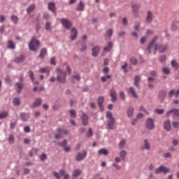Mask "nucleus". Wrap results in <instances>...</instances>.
<instances>
[{
    "label": "nucleus",
    "mask_w": 179,
    "mask_h": 179,
    "mask_svg": "<svg viewBox=\"0 0 179 179\" xmlns=\"http://www.w3.org/2000/svg\"><path fill=\"white\" fill-rule=\"evenodd\" d=\"M92 57H97V55H99V52H100V48L99 46H95L92 49Z\"/></svg>",
    "instance_id": "nucleus-19"
},
{
    "label": "nucleus",
    "mask_w": 179,
    "mask_h": 179,
    "mask_svg": "<svg viewBox=\"0 0 179 179\" xmlns=\"http://www.w3.org/2000/svg\"><path fill=\"white\" fill-rule=\"evenodd\" d=\"M148 86L149 89H153L154 86H153V84H152V83H153V82H155V78H153L152 77H149L148 78Z\"/></svg>",
    "instance_id": "nucleus-26"
},
{
    "label": "nucleus",
    "mask_w": 179,
    "mask_h": 179,
    "mask_svg": "<svg viewBox=\"0 0 179 179\" xmlns=\"http://www.w3.org/2000/svg\"><path fill=\"white\" fill-rule=\"evenodd\" d=\"M55 177L57 179H61V177L64 176V179H69V175L65 174V171L61 170L59 173L57 172L53 173Z\"/></svg>",
    "instance_id": "nucleus-9"
},
{
    "label": "nucleus",
    "mask_w": 179,
    "mask_h": 179,
    "mask_svg": "<svg viewBox=\"0 0 179 179\" xmlns=\"http://www.w3.org/2000/svg\"><path fill=\"white\" fill-rule=\"evenodd\" d=\"M145 127L147 129L152 131V129H155V120L152 118H148L145 121Z\"/></svg>",
    "instance_id": "nucleus-6"
},
{
    "label": "nucleus",
    "mask_w": 179,
    "mask_h": 179,
    "mask_svg": "<svg viewBox=\"0 0 179 179\" xmlns=\"http://www.w3.org/2000/svg\"><path fill=\"white\" fill-rule=\"evenodd\" d=\"M110 96L112 99L113 103H115V101H117V92H115V90L114 89L110 90Z\"/></svg>",
    "instance_id": "nucleus-17"
},
{
    "label": "nucleus",
    "mask_w": 179,
    "mask_h": 179,
    "mask_svg": "<svg viewBox=\"0 0 179 179\" xmlns=\"http://www.w3.org/2000/svg\"><path fill=\"white\" fill-rule=\"evenodd\" d=\"M45 29H46V30H51V23L46 22Z\"/></svg>",
    "instance_id": "nucleus-56"
},
{
    "label": "nucleus",
    "mask_w": 179,
    "mask_h": 179,
    "mask_svg": "<svg viewBox=\"0 0 179 179\" xmlns=\"http://www.w3.org/2000/svg\"><path fill=\"white\" fill-rule=\"evenodd\" d=\"M80 174H82V171H80V169H75L73 173V179L77 178Z\"/></svg>",
    "instance_id": "nucleus-27"
},
{
    "label": "nucleus",
    "mask_w": 179,
    "mask_h": 179,
    "mask_svg": "<svg viewBox=\"0 0 179 179\" xmlns=\"http://www.w3.org/2000/svg\"><path fill=\"white\" fill-rule=\"evenodd\" d=\"M124 36H125V31H120V32L118 33V36H119V37H124Z\"/></svg>",
    "instance_id": "nucleus-62"
},
{
    "label": "nucleus",
    "mask_w": 179,
    "mask_h": 179,
    "mask_svg": "<svg viewBox=\"0 0 179 179\" xmlns=\"http://www.w3.org/2000/svg\"><path fill=\"white\" fill-rule=\"evenodd\" d=\"M66 143H68V141L64 140V141L59 143L58 145L62 148H65L66 146Z\"/></svg>",
    "instance_id": "nucleus-44"
},
{
    "label": "nucleus",
    "mask_w": 179,
    "mask_h": 179,
    "mask_svg": "<svg viewBox=\"0 0 179 179\" xmlns=\"http://www.w3.org/2000/svg\"><path fill=\"white\" fill-rule=\"evenodd\" d=\"M120 98L121 99V100H125V94H124V92H121L120 93Z\"/></svg>",
    "instance_id": "nucleus-54"
},
{
    "label": "nucleus",
    "mask_w": 179,
    "mask_h": 179,
    "mask_svg": "<svg viewBox=\"0 0 179 179\" xmlns=\"http://www.w3.org/2000/svg\"><path fill=\"white\" fill-rule=\"evenodd\" d=\"M141 80V76H136L134 78V85L138 87V85Z\"/></svg>",
    "instance_id": "nucleus-39"
},
{
    "label": "nucleus",
    "mask_w": 179,
    "mask_h": 179,
    "mask_svg": "<svg viewBox=\"0 0 179 179\" xmlns=\"http://www.w3.org/2000/svg\"><path fill=\"white\" fill-rule=\"evenodd\" d=\"M107 79H111V76L107 75L106 76H102L101 77L102 82H106Z\"/></svg>",
    "instance_id": "nucleus-46"
},
{
    "label": "nucleus",
    "mask_w": 179,
    "mask_h": 179,
    "mask_svg": "<svg viewBox=\"0 0 179 179\" xmlns=\"http://www.w3.org/2000/svg\"><path fill=\"white\" fill-rule=\"evenodd\" d=\"M11 21L15 24H17L19 22V17H17V16L16 15H13L11 17Z\"/></svg>",
    "instance_id": "nucleus-40"
},
{
    "label": "nucleus",
    "mask_w": 179,
    "mask_h": 179,
    "mask_svg": "<svg viewBox=\"0 0 179 179\" xmlns=\"http://www.w3.org/2000/svg\"><path fill=\"white\" fill-rule=\"evenodd\" d=\"M87 136H93V131L92 129H89L88 132H87Z\"/></svg>",
    "instance_id": "nucleus-57"
},
{
    "label": "nucleus",
    "mask_w": 179,
    "mask_h": 179,
    "mask_svg": "<svg viewBox=\"0 0 179 179\" xmlns=\"http://www.w3.org/2000/svg\"><path fill=\"white\" fill-rule=\"evenodd\" d=\"M29 50L31 51H36L40 47V41H38L36 38H32L31 42L29 44Z\"/></svg>",
    "instance_id": "nucleus-3"
},
{
    "label": "nucleus",
    "mask_w": 179,
    "mask_h": 179,
    "mask_svg": "<svg viewBox=\"0 0 179 179\" xmlns=\"http://www.w3.org/2000/svg\"><path fill=\"white\" fill-rule=\"evenodd\" d=\"M99 155H103L104 156H108V150L106 148H102L99 150Z\"/></svg>",
    "instance_id": "nucleus-32"
},
{
    "label": "nucleus",
    "mask_w": 179,
    "mask_h": 179,
    "mask_svg": "<svg viewBox=\"0 0 179 179\" xmlns=\"http://www.w3.org/2000/svg\"><path fill=\"white\" fill-rule=\"evenodd\" d=\"M173 126L174 128H179V122H173Z\"/></svg>",
    "instance_id": "nucleus-61"
},
{
    "label": "nucleus",
    "mask_w": 179,
    "mask_h": 179,
    "mask_svg": "<svg viewBox=\"0 0 179 179\" xmlns=\"http://www.w3.org/2000/svg\"><path fill=\"white\" fill-rule=\"evenodd\" d=\"M8 142L9 143H10V145L13 144V143L15 142V137H13V135H10Z\"/></svg>",
    "instance_id": "nucleus-47"
},
{
    "label": "nucleus",
    "mask_w": 179,
    "mask_h": 179,
    "mask_svg": "<svg viewBox=\"0 0 179 179\" xmlns=\"http://www.w3.org/2000/svg\"><path fill=\"white\" fill-rule=\"evenodd\" d=\"M154 49L156 50V51H159V52H164V51H166V50H167V45H157V44H155L154 45Z\"/></svg>",
    "instance_id": "nucleus-11"
},
{
    "label": "nucleus",
    "mask_w": 179,
    "mask_h": 179,
    "mask_svg": "<svg viewBox=\"0 0 179 179\" xmlns=\"http://www.w3.org/2000/svg\"><path fill=\"white\" fill-rule=\"evenodd\" d=\"M125 156H127V152L125 150H122L120 152V157L122 160H125Z\"/></svg>",
    "instance_id": "nucleus-41"
},
{
    "label": "nucleus",
    "mask_w": 179,
    "mask_h": 179,
    "mask_svg": "<svg viewBox=\"0 0 179 179\" xmlns=\"http://www.w3.org/2000/svg\"><path fill=\"white\" fill-rule=\"evenodd\" d=\"M60 22L63 27H65V29L67 30H69V29L72 27V22L68 20L66 18H62Z\"/></svg>",
    "instance_id": "nucleus-7"
},
{
    "label": "nucleus",
    "mask_w": 179,
    "mask_h": 179,
    "mask_svg": "<svg viewBox=\"0 0 179 179\" xmlns=\"http://www.w3.org/2000/svg\"><path fill=\"white\" fill-rule=\"evenodd\" d=\"M24 61V55H20L19 57H16L14 60L15 64H22Z\"/></svg>",
    "instance_id": "nucleus-22"
},
{
    "label": "nucleus",
    "mask_w": 179,
    "mask_h": 179,
    "mask_svg": "<svg viewBox=\"0 0 179 179\" xmlns=\"http://www.w3.org/2000/svg\"><path fill=\"white\" fill-rule=\"evenodd\" d=\"M48 9L52 12H55V3L51 1L48 3Z\"/></svg>",
    "instance_id": "nucleus-29"
},
{
    "label": "nucleus",
    "mask_w": 179,
    "mask_h": 179,
    "mask_svg": "<svg viewBox=\"0 0 179 179\" xmlns=\"http://www.w3.org/2000/svg\"><path fill=\"white\" fill-rule=\"evenodd\" d=\"M153 17H154L153 12H152L151 10H148L147 12V17L145 18L146 22L152 23V22H153Z\"/></svg>",
    "instance_id": "nucleus-13"
},
{
    "label": "nucleus",
    "mask_w": 179,
    "mask_h": 179,
    "mask_svg": "<svg viewBox=\"0 0 179 179\" xmlns=\"http://www.w3.org/2000/svg\"><path fill=\"white\" fill-rule=\"evenodd\" d=\"M83 125L85 127L89 125V116L86 113H83V116L81 117Z\"/></svg>",
    "instance_id": "nucleus-14"
},
{
    "label": "nucleus",
    "mask_w": 179,
    "mask_h": 179,
    "mask_svg": "<svg viewBox=\"0 0 179 179\" xmlns=\"http://www.w3.org/2000/svg\"><path fill=\"white\" fill-rule=\"evenodd\" d=\"M160 173L167 174V173H170V169H167L166 168V166H161L157 169H155V174H160Z\"/></svg>",
    "instance_id": "nucleus-10"
},
{
    "label": "nucleus",
    "mask_w": 179,
    "mask_h": 179,
    "mask_svg": "<svg viewBox=\"0 0 179 179\" xmlns=\"http://www.w3.org/2000/svg\"><path fill=\"white\" fill-rule=\"evenodd\" d=\"M155 112L157 114H164V109H155Z\"/></svg>",
    "instance_id": "nucleus-52"
},
{
    "label": "nucleus",
    "mask_w": 179,
    "mask_h": 179,
    "mask_svg": "<svg viewBox=\"0 0 179 179\" xmlns=\"http://www.w3.org/2000/svg\"><path fill=\"white\" fill-rule=\"evenodd\" d=\"M70 115H71V118H75L76 117V111H75V110H71Z\"/></svg>",
    "instance_id": "nucleus-48"
},
{
    "label": "nucleus",
    "mask_w": 179,
    "mask_h": 179,
    "mask_svg": "<svg viewBox=\"0 0 179 179\" xmlns=\"http://www.w3.org/2000/svg\"><path fill=\"white\" fill-rule=\"evenodd\" d=\"M71 32V38L72 41H74L78 37V30L76 28H72Z\"/></svg>",
    "instance_id": "nucleus-18"
},
{
    "label": "nucleus",
    "mask_w": 179,
    "mask_h": 179,
    "mask_svg": "<svg viewBox=\"0 0 179 179\" xmlns=\"http://www.w3.org/2000/svg\"><path fill=\"white\" fill-rule=\"evenodd\" d=\"M64 152H71V147L69 145H66L64 148Z\"/></svg>",
    "instance_id": "nucleus-60"
},
{
    "label": "nucleus",
    "mask_w": 179,
    "mask_h": 179,
    "mask_svg": "<svg viewBox=\"0 0 179 179\" xmlns=\"http://www.w3.org/2000/svg\"><path fill=\"white\" fill-rule=\"evenodd\" d=\"M130 61L133 65H136V64H138V60L135 57H131Z\"/></svg>",
    "instance_id": "nucleus-50"
},
{
    "label": "nucleus",
    "mask_w": 179,
    "mask_h": 179,
    "mask_svg": "<svg viewBox=\"0 0 179 179\" xmlns=\"http://www.w3.org/2000/svg\"><path fill=\"white\" fill-rule=\"evenodd\" d=\"M171 114H173L175 117H179V109L173 108L166 112L167 117H170Z\"/></svg>",
    "instance_id": "nucleus-15"
},
{
    "label": "nucleus",
    "mask_w": 179,
    "mask_h": 179,
    "mask_svg": "<svg viewBox=\"0 0 179 179\" xmlns=\"http://www.w3.org/2000/svg\"><path fill=\"white\" fill-rule=\"evenodd\" d=\"M13 104L14 106H20V99L18 98H15L13 99Z\"/></svg>",
    "instance_id": "nucleus-43"
},
{
    "label": "nucleus",
    "mask_w": 179,
    "mask_h": 179,
    "mask_svg": "<svg viewBox=\"0 0 179 179\" xmlns=\"http://www.w3.org/2000/svg\"><path fill=\"white\" fill-rule=\"evenodd\" d=\"M159 38L158 36H155L153 38V39L151 41V42L150 43V44L148 46L147 48V51L150 54V52H152V48H153L154 45H155V42L157 41V39Z\"/></svg>",
    "instance_id": "nucleus-12"
},
{
    "label": "nucleus",
    "mask_w": 179,
    "mask_h": 179,
    "mask_svg": "<svg viewBox=\"0 0 179 179\" xmlns=\"http://www.w3.org/2000/svg\"><path fill=\"white\" fill-rule=\"evenodd\" d=\"M77 10L78 12H83L85 10V3L83 1H80L77 6Z\"/></svg>",
    "instance_id": "nucleus-21"
},
{
    "label": "nucleus",
    "mask_w": 179,
    "mask_h": 179,
    "mask_svg": "<svg viewBox=\"0 0 179 179\" xmlns=\"http://www.w3.org/2000/svg\"><path fill=\"white\" fill-rule=\"evenodd\" d=\"M159 61L160 62H164V61H166V56L165 55L160 56Z\"/></svg>",
    "instance_id": "nucleus-58"
},
{
    "label": "nucleus",
    "mask_w": 179,
    "mask_h": 179,
    "mask_svg": "<svg viewBox=\"0 0 179 179\" xmlns=\"http://www.w3.org/2000/svg\"><path fill=\"white\" fill-rule=\"evenodd\" d=\"M164 128L166 131H170L171 129V125L170 124V120H166L164 123Z\"/></svg>",
    "instance_id": "nucleus-24"
},
{
    "label": "nucleus",
    "mask_w": 179,
    "mask_h": 179,
    "mask_svg": "<svg viewBox=\"0 0 179 179\" xmlns=\"http://www.w3.org/2000/svg\"><path fill=\"white\" fill-rule=\"evenodd\" d=\"M129 92L131 93L134 97V99H138V95L136 94V92L135 91V88L130 87L129 89Z\"/></svg>",
    "instance_id": "nucleus-28"
},
{
    "label": "nucleus",
    "mask_w": 179,
    "mask_h": 179,
    "mask_svg": "<svg viewBox=\"0 0 179 179\" xmlns=\"http://www.w3.org/2000/svg\"><path fill=\"white\" fill-rule=\"evenodd\" d=\"M40 159H41V162H44V160H47V155L45 153H43L41 155Z\"/></svg>",
    "instance_id": "nucleus-49"
},
{
    "label": "nucleus",
    "mask_w": 179,
    "mask_h": 179,
    "mask_svg": "<svg viewBox=\"0 0 179 179\" xmlns=\"http://www.w3.org/2000/svg\"><path fill=\"white\" fill-rule=\"evenodd\" d=\"M8 115H9V113H8V112L6 111L0 113V120H3V118H6Z\"/></svg>",
    "instance_id": "nucleus-38"
},
{
    "label": "nucleus",
    "mask_w": 179,
    "mask_h": 179,
    "mask_svg": "<svg viewBox=\"0 0 179 179\" xmlns=\"http://www.w3.org/2000/svg\"><path fill=\"white\" fill-rule=\"evenodd\" d=\"M146 41V37L145 36H143L141 38V44H145V42Z\"/></svg>",
    "instance_id": "nucleus-63"
},
{
    "label": "nucleus",
    "mask_w": 179,
    "mask_h": 179,
    "mask_svg": "<svg viewBox=\"0 0 179 179\" xmlns=\"http://www.w3.org/2000/svg\"><path fill=\"white\" fill-rule=\"evenodd\" d=\"M57 132L58 133L55 135L56 139H61L62 135H68V131L64 128H58Z\"/></svg>",
    "instance_id": "nucleus-5"
},
{
    "label": "nucleus",
    "mask_w": 179,
    "mask_h": 179,
    "mask_svg": "<svg viewBox=\"0 0 179 179\" xmlns=\"http://www.w3.org/2000/svg\"><path fill=\"white\" fill-rule=\"evenodd\" d=\"M125 143H127V141H125V139H122L120 143H119V148L120 149H122V148H124V146H125Z\"/></svg>",
    "instance_id": "nucleus-42"
},
{
    "label": "nucleus",
    "mask_w": 179,
    "mask_h": 179,
    "mask_svg": "<svg viewBox=\"0 0 179 179\" xmlns=\"http://www.w3.org/2000/svg\"><path fill=\"white\" fill-rule=\"evenodd\" d=\"M106 117L108 118V129H114V124H115V119L113 117V113L111 112H107Z\"/></svg>",
    "instance_id": "nucleus-2"
},
{
    "label": "nucleus",
    "mask_w": 179,
    "mask_h": 179,
    "mask_svg": "<svg viewBox=\"0 0 179 179\" xmlns=\"http://www.w3.org/2000/svg\"><path fill=\"white\" fill-rule=\"evenodd\" d=\"M162 72L163 73H164L165 75H169V73H170V69L169 68L166 67H164L162 69Z\"/></svg>",
    "instance_id": "nucleus-45"
},
{
    "label": "nucleus",
    "mask_w": 179,
    "mask_h": 179,
    "mask_svg": "<svg viewBox=\"0 0 179 179\" xmlns=\"http://www.w3.org/2000/svg\"><path fill=\"white\" fill-rule=\"evenodd\" d=\"M41 105V99H36L33 103V107H38Z\"/></svg>",
    "instance_id": "nucleus-34"
},
{
    "label": "nucleus",
    "mask_w": 179,
    "mask_h": 179,
    "mask_svg": "<svg viewBox=\"0 0 179 179\" xmlns=\"http://www.w3.org/2000/svg\"><path fill=\"white\" fill-rule=\"evenodd\" d=\"M127 115L128 117H131L134 116V108L129 107L127 110Z\"/></svg>",
    "instance_id": "nucleus-35"
},
{
    "label": "nucleus",
    "mask_w": 179,
    "mask_h": 179,
    "mask_svg": "<svg viewBox=\"0 0 179 179\" xmlns=\"http://www.w3.org/2000/svg\"><path fill=\"white\" fill-rule=\"evenodd\" d=\"M131 8L134 15H136V13H138V10H139V8H141V6L138 4H133L131 6Z\"/></svg>",
    "instance_id": "nucleus-23"
},
{
    "label": "nucleus",
    "mask_w": 179,
    "mask_h": 179,
    "mask_svg": "<svg viewBox=\"0 0 179 179\" xmlns=\"http://www.w3.org/2000/svg\"><path fill=\"white\" fill-rule=\"evenodd\" d=\"M45 54H47V48H44L41 50L39 58H41L42 59H44Z\"/></svg>",
    "instance_id": "nucleus-30"
},
{
    "label": "nucleus",
    "mask_w": 179,
    "mask_h": 179,
    "mask_svg": "<svg viewBox=\"0 0 179 179\" xmlns=\"http://www.w3.org/2000/svg\"><path fill=\"white\" fill-rule=\"evenodd\" d=\"M86 156H87V151H86V150H84L83 152H79L77 154L76 159L77 160V162H82V160L86 158Z\"/></svg>",
    "instance_id": "nucleus-8"
},
{
    "label": "nucleus",
    "mask_w": 179,
    "mask_h": 179,
    "mask_svg": "<svg viewBox=\"0 0 179 179\" xmlns=\"http://www.w3.org/2000/svg\"><path fill=\"white\" fill-rule=\"evenodd\" d=\"M113 29H109V30L107 31V35L109 36L110 37H111V36H113Z\"/></svg>",
    "instance_id": "nucleus-64"
},
{
    "label": "nucleus",
    "mask_w": 179,
    "mask_h": 179,
    "mask_svg": "<svg viewBox=\"0 0 179 179\" xmlns=\"http://www.w3.org/2000/svg\"><path fill=\"white\" fill-rule=\"evenodd\" d=\"M50 64L52 65H57V63L55 62V57H52L50 59Z\"/></svg>",
    "instance_id": "nucleus-59"
},
{
    "label": "nucleus",
    "mask_w": 179,
    "mask_h": 179,
    "mask_svg": "<svg viewBox=\"0 0 179 179\" xmlns=\"http://www.w3.org/2000/svg\"><path fill=\"white\" fill-rule=\"evenodd\" d=\"M141 150H150V143L148 139L144 140V143L141 145Z\"/></svg>",
    "instance_id": "nucleus-16"
},
{
    "label": "nucleus",
    "mask_w": 179,
    "mask_h": 179,
    "mask_svg": "<svg viewBox=\"0 0 179 179\" xmlns=\"http://www.w3.org/2000/svg\"><path fill=\"white\" fill-rule=\"evenodd\" d=\"M19 82L15 84L16 90L17 93H22V89H23V73H21L18 77Z\"/></svg>",
    "instance_id": "nucleus-4"
},
{
    "label": "nucleus",
    "mask_w": 179,
    "mask_h": 179,
    "mask_svg": "<svg viewBox=\"0 0 179 179\" xmlns=\"http://www.w3.org/2000/svg\"><path fill=\"white\" fill-rule=\"evenodd\" d=\"M111 50H113V43H112V42H109L108 43V46H106L103 48V51H107L108 52H110V51H111Z\"/></svg>",
    "instance_id": "nucleus-31"
},
{
    "label": "nucleus",
    "mask_w": 179,
    "mask_h": 179,
    "mask_svg": "<svg viewBox=\"0 0 179 179\" xmlns=\"http://www.w3.org/2000/svg\"><path fill=\"white\" fill-rule=\"evenodd\" d=\"M7 48H9L10 50H15V48H16V45L15 44V43H13L12 40H10L8 41Z\"/></svg>",
    "instance_id": "nucleus-25"
},
{
    "label": "nucleus",
    "mask_w": 179,
    "mask_h": 179,
    "mask_svg": "<svg viewBox=\"0 0 179 179\" xmlns=\"http://www.w3.org/2000/svg\"><path fill=\"white\" fill-rule=\"evenodd\" d=\"M171 65H172V66H174L175 68H178V63H177V62H176V60H173L171 62Z\"/></svg>",
    "instance_id": "nucleus-53"
},
{
    "label": "nucleus",
    "mask_w": 179,
    "mask_h": 179,
    "mask_svg": "<svg viewBox=\"0 0 179 179\" xmlns=\"http://www.w3.org/2000/svg\"><path fill=\"white\" fill-rule=\"evenodd\" d=\"M103 103H104V97L103 96H99L98 98V105H99V107L101 111H103Z\"/></svg>",
    "instance_id": "nucleus-20"
},
{
    "label": "nucleus",
    "mask_w": 179,
    "mask_h": 179,
    "mask_svg": "<svg viewBox=\"0 0 179 179\" xmlns=\"http://www.w3.org/2000/svg\"><path fill=\"white\" fill-rule=\"evenodd\" d=\"M20 117H21L22 121H27V120H29V115H27L24 113H21L20 114Z\"/></svg>",
    "instance_id": "nucleus-33"
},
{
    "label": "nucleus",
    "mask_w": 179,
    "mask_h": 179,
    "mask_svg": "<svg viewBox=\"0 0 179 179\" xmlns=\"http://www.w3.org/2000/svg\"><path fill=\"white\" fill-rule=\"evenodd\" d=\"M34 9H36V5L34 4H31L30 5L27 9V12L28 13H31V12H33V10H34Z\"/></svg>",
    "instance_id": "nucleus-36"
},
{
    "label": "nucleus",
    "mask_w": 179,
    "mask_h": 179,
    "mask_svg": "<svg viewBox=\"0 0 179 179\" xmlns=\"http://www.w3.org/2000/svg\"><path fill=\"white\" fill-rule=\"evenodd\" d=\"M174 94H176V91L174 90H172L169 92V97H173V96H174Z\"/></svg>",
    "instance_id": "nucleus-55"
},
{
    "label": "nucleus",
    "mask_w": 179,
    "mask_h": 179,
    "mask_svg": "<svg viewBox=\"0 0 179 179\" xmlns=\"http://www.w3.org/2000/svg\"><path fill=\"white\" fill-rule=\"evenodd\" d=\"M29 78H30L32 82H34V77L33 71H29Z\"/></svg>",
    "instance_id": "nucleus-51"
},
{
    "label": "nucleus",
    "mask_w": 179,
    "mask_h": 179,
    "mask_svg": "<svg viewBox=\"0 0 179 179\" xmlns=\"http://www.w3.org/2000/svg\"><path fill=\"white\" fill-rule=\"evenodd\" d=\"M57 80L59 82V83H65L66 82V73L60 69H57Z\"/></svg>",
    "instance_id": "nucleus-1"
},
{
    "label": "nucleus",
    "mask_w": 179,
    "mask_h": 179,
    "mask_svg": "<svg viewBox=\"0 0 179 179\" xmlns=\"http://www.w3.org/2000/svg\"><path fill=\"white\" fill-rule=\"evenodd\" d=\"M39 72L41 73H48V75H50V69L48 67L43 68L39 69Z\"/></svg>",
    "instance_id": "nucleus-37"
}]
</instances>
